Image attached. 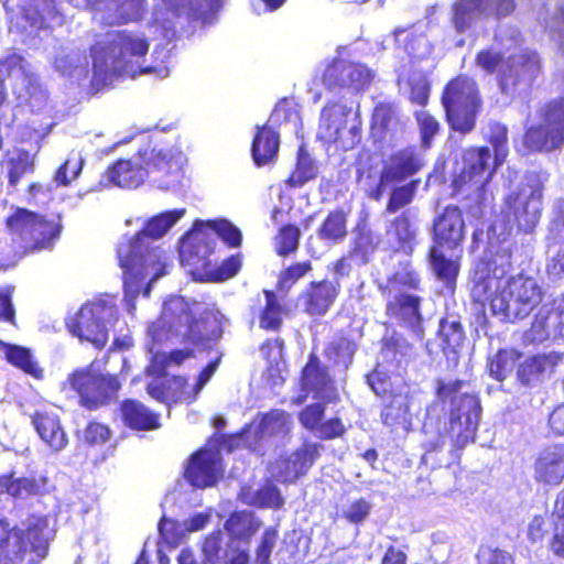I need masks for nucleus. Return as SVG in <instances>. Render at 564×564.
Here are the masks:
<instances>
[{"mask_svg": "<svg viewBox=\"0 0 564 564\" xmlns=\"http://www.w3.org/2000/svg\"><path fill=\"white\" fill-rule=\"evenodd\" d=\"M7 226L24 240L33 241L34 248L39 250L51 248L61 232L58 223L46 221L26 209H18L7 219Z\"/></svg>", "mask_w": 564, "mask_h": 564, "instance_id": "f3484780", "label": "nucleus"}, {"mask_svg": "<svg viewBox=\"0 0 564 564\" xmlns=\"http://www.w3.org/2000/svg\"><path fill=\"white\" fill-rule=\"evenodd\" d=\"M147 0H111L102 15L107 24L139 21L145 12Z\"/></svg>", "mask_w": 564, "mask_h": 564, "instance_id": "e433bc0d", "label": "nucleus"}, {"mask_svg": "<svg viewBox=\"0 0 564 564\" xmlns=\"http://www.w3.org/2000/svg\"><path fill=\"white\" fill-rule=\"evenodd\" d=\"M409 411V398L403 394L394 395L390 404L382 412L383 423L389 426L405 423L408 422Z\"/></svg>", "mask_w": 564, "mask_h": 564, "instance_id": "3c124183", "label": "nucleus"}, {"mask_svg": "<svg viewBox=\"0 0 564 564\" xmlns=\"http://www.w3.org/2000/svg\"><path fill=\"white\" fill-rule=\"evenodd\" d=\"M551 337H564V295L551 304H544L527 332V338L533 343H542Z\"/></svg>", "mask_w": 564, "mask_h": 564, "instance_id": "412c9836", "label": "nucleus"}, {"mask_svg": "<svg viewBox=\"0 0 564 564\" xmlns=\"http://www.w3.org/2000/svg\"><path fill=\"white\" fill-rule=\"evenodd\" d=\"M375 242L371 234L359 232L355 238L352 248L349 252V257L359 264L367 263L369 257L375 251Z\"/></svg>", "mask_w": 564, "mask_h": 564, "instance_id": "bf43d9fd", "label": "nucleus"}, {"mask_svg": "<svg viewBox=\"0 0 564 564\" xmlns=\"http://www.w3.org/2000/svg\"><path fill=\"white\" fill-rule=\"evenodd\" d=\"M534 478L545 485H558L564 479V446L542 449L534 463Z\"/></svg>", "mask_w": 564, "mask_h": 564, "instance_id": "bb28decb", "label": "nucleus"}, {"mask_svg": "<svg viewBox=\"0 0 564 564\" xmlns=\"http://www.w3.org/2000/svg\"><path fill=\"white\" fill-rule=\"evenodd\" d=\"M32 423L41 440L54 452H59L67 445L66 433L55 413L37 412Z\"/></svg>", "mask_w": 564, "mask_h": 564, "instance_id": "2f4dec72", "label": "nucleus"}, {"mask_svg": "<svg viewBox=\"0 0 564 564\" xmlns=\"http://www.w3.org/2000/svg\"><path fill=\"white\" fill-rule=\"evenodd\" d=\"M84 158L79 152L72 151L66 162L57 170L55 182L58 185H68L76 180L82 172Z\"/></svg>", "mask_w": 564, "mask_h": 564, "instance_id": "5fc2aeb1", "label": "nucleus"}, {"mask_svg": "<svg viewBox=\"0 0 564 564\" xmlns=\"http://www.w3.org/2000/svg\"><path fill=\"white\" fill-rule=\"evenodd\" d=\"M355 352L354 344L346 339L339 338L336 341H333L326 350L327 357L330 360H334L335 364L340 365L343 367H347L350 362L352 355Z\"/></svg>", "mask_w": 564, "mask_h": 564, "instance_id": "680f3d73", "label": "nucleus"}, {"mask_svg": "<svg viewBox=\"0 0 564 564\" xmlns=\"http://www.w3.org/2000/svg\"><path fill=\"white\" fill-rule=\"evenodd\" d=\"M467 383L462 380H438L437 397L451 401L446 434L457 447H464L475 440L480 419L481 406L476 395L465 390Z\"/></svg>", "mask_w": 564, "mask_h": 564, "instance_id": "423d86ee", "label": "nucleus"}, {"mask_svg": "<svg viewBox=\"0 0 564 564\" xmlns=\"http://www.w3.org/2000/svg\"><path fill=\"white\" fill-rule=\"evenodd\" d=\"M292 425L291 416L281 410H274L263 415L260 423L254 426L253 432L260 435V438L265 436L284 435L289 433Z\"/></svg>", "mask_w": 564, "mask_h": 564, "instance_id": "79ce46f5", "label": "nucleus"}, {"mask_svg": "<svg viewBox=\"0 0 564 564\" xmlns=\"http://www.w3.org/2000/svg\"><path fill=\"white\" fill-rule=\"evenodd\" d=\"M425 24L416 23L409 28L398 26L393 31L398 44H404V51L414 62L429 59L433 54V45L424 34Z\"/></svg>", "mask_w": 564, "mask_h": 564, "instance_id": "cd10ccee", "label": "nucleus"}, {"mask_svg": "<svg viewBox=\"0 0 564 564\" xmlns=\"http://www.w3.org/2000/svg\"><path fill=\"white\" fill-rule=\"evenodd\" d=\"M561 359L557 352L530 357L519 365L517 378L522 384L534 386L551 376Z\"/></svg>", "mask_w": 564, "mask_h": 564, "instance_id": "c85d7f7f", "label": "nucleus"}, {"mask_svg": "<svg viewBox=\"0 0 564 564\" xmlns=\"http://www.w3.org/2000/svg\"><path fill=\"white\" fill-rule=\"evenodd\" d=\"M318 135L344 151L354 148L360 137L358 113L340 102L326 106L321 115Z\"/></svg>", "mask_w": 564, "mask_h": 564, "instance_id": "9b49d317", "label": "nucleus"}, {"mask_svg": "<svg viewBox=\"0 0 564 564\" xmlns=\"http://www.w3.org/2000/svg\"><path fill=\"white\" fill-rule=\"evenodd\" d=\"M371 130L377 140L392 142L403 133V123L392 106L380 104L375 108Z\"/></svg>", "mask_w": 564, "mask_h": 564, "instance_id": "473e14b6", "label": "nucleus"}, {"mask_svg": "<svg viewBox=\"0 0 564 564\" xmlns=\"http://www.w3.org/2000/svg\"><path fill=\"white\" fill-rule=\"evenodd\" d=\"M118 318V308L112 297L84 304L67 322L69 332L82 341L102 348L108 341L110 327Z\"/></svg>", "mask_w": 564, "mask_h": 564, "instance_id": "0eeeda50", "label": "nucleus"}, {"mask_svg": "<svg viewBox=\"0 0 564 564\" xmlns=\"http://www.w3.org/2000/svg\"><path fill=\"white\" fill-rule=\"evenodd\" d=\"M451 127L462 133H467L475 126L476 115L481 101L474 79L458 76L451 80L442 97Z\"/></svg>", "mask_w": 564, "mask_h": 564, "instance_id": "1a4fd4ad", "label": "nucleus"}, {"mask_svg": "<svg viewBox=\"0 0 564 564\" xmlns=\"http://www.w3.org/2000/svg\"><path fill=\"white\" fill-rule=\"evenodd\" d=\"M223 466L218 449L209 447L194 454L186 467V479L197 488L214 486L223 477Z\"/></svg>", "mask_w": 564, "mask_h": 564, "instance_id": "aec40b11", "label": "nucleus"}, {"mask_svg": "<svg viewBox=\"0 0 564 564\" xmlns=\"http://www.w3.org/2000/svg\"><path fill=\"white\" fill-rule=\"evenodd\" d=\"M53 64L62 75H72L76 69L87 65V57L80 51L64 47L55 56Z\"/></svg>", "mask_w": 564, "mask_h": 564, "instance_id": "de8ad7c7", "label": "nucleus"}, {"mask_svg": "<svg viewBox=\"0 0 564 564\" xmlns=\"http://www.w3.org/2000/svg\"><path fill=\"white\" fill-rule=\"evenodd\" d=\"M487 137L495 149V163L501 164L508 153V137L506 126L499 122L490 123L488 127Z\"/></svg>", "mask_w": 564, "mask_h": 564, "instance_id": "6e6d98bb", "label": "nucleus"}, {"mask_svg": "<svg viewBox=\"0 0 564 564\" xmlns=\"http://www.w3.org/2000/svg\"><path fill=\"white\" fill-rule=\"evenodd\" d=\"M319 454L318 444H304L288 459L271 467V475L282 482H291L305 474Z\"/></svg>", "mask_w": 564, "mask_h": 564, "instance_id": "a878e982", "label": "nucleus"}, {"mask_svg": "<svg viewBox=\"0 0 564 564\" xmlns=\"http://www.w3.org/2000/svg\"><path fill=\"white\" fill-rule=\"evenodd\" d=\"M438 335L443 350L455 351L464 340V332L459 321L455 317L443 318L440 323Z\"/></svg>", "mask_w": 564, "mask_h": 564, "instance_id": "49530a36", "label": "nucleus"}, {"mask_svg": "<svg viewBox=\"0 0 564 564\" xmlns=\"http://www.w3.org/2000/svg\"><path fill=\"white\" fill-rule=\"evenodd\" d=\"M184 215V208L162 213L150 219L134 239L119 243L117 252L123 269L124 299L130 313L134 308L131 302L142 289L145 278H150L144 289V295L148 296L151 284L166 273L165 252L158 246L152 247L150 239L161 238Z\"/></svg>", "mask_w": 564, "mask_h": 564, "instance_id": "f03ea898", "label": "nucleus"}, {"mask_svg": "<svg viewBox=\"0 0 564 564\" xmlns=\"http://www.w3.org/2000/svg\"><path fill=\"white\" fill-rule=\"evenodd\" d=\"M9 164V182L14 186L23 174L32 171L34 156L24 150H15L10 154Z\"/></svg>", "mask_w": 564, "mask_h": 564, "instance_id": "603ef678", "label": "nucleus"}, {"mask_svg": "<svg viewBox=\"0 0 564 564\" xmlns=\"http://www.w3.org/2000/svg\"><path fill=\"white\" fill-rule=\"evenodd\" d=\"M147 177L143 158L119 160L106 173V180L119 187L134 188Z\"/></svg>", "mask_w": 564, "mask_h": 564, "instance_id": "7c9ffc66", "label": "nucleus"}, {"mask_svg": "<svg viewBox=\"0 0 564 564\" xmlns=\"http://www.w3.org/2000/svg\"><path fill=\"white\" fill-rule=\"evenodd\" d=\"M420 280L417 274L409 263L400 265L394 274L388 280L389 292L394 297L400 294H404L403 290H415L417 289Z\"/></svg>", "mask_w": 564, "mask_h": 564, "instance_id": "a18cd8bd", "label": "nucleus"}, {"mask_svg": "<svg viewBox=\"0 0 564 564\" xmlns=\"http://www.w3.org/2000/svg\"><path fill=\"white\" fill-rule=\"evenodd\" d=\"M240 497L245 503L258 507L279 508L283 505L279 490L272 484H267L256 491L243 488Z\"/></svg>", "mask_w": 564, "mask_h": 564, "instance_id": "37998d69", "label": "nucleus"}, {"mask_svg": "<svg viewBox=\"0 0 564 564\" xmlns=\"http://www.w3.org/2000/svg\"><path fill=\"white\" fill-rule=\"evenodd\" d=\"M516 358L513 352L499 351L489 361V373L492 378L502 381L506 379L514 369Z\"/></svg>", "mask_w": 564, "mask_h": 564, "instance_id": "4d7b16f0", "label": "nucleus"}, {"mask_svg": "<svg viewBox=\"0 0 564 564\" xmlns=\"http://www.w3.org/2000/svg\"><path fill=\"white\" fill-rule=\"evenodd\" d=\"M47 480L45 477H13L0 476L1 491L15 499H26L31 496H40L46 491Z\"/></svg>", "mask_w": 564, "mask_h": 564, "instance_id": "c9c22d12", "label": "nucleus"}, {"mask_svg": "<svg viewBox=\"0 0 564 564\" xmlns=\"http://www.w3.org/2000/svg\"><path fill=\"white\" fill-rule=\"evenodd\" d=\"M319 237L323 240L336 242L346 237V215L341 212H333L324 220L319 228Z\"/></svg>", "mask_w": 564, "mask_h": 564, "instance_id": "8fccbe9b", "label": "nucleus"}, {"mask_svg": "<svg viewBox=\"0 0 564 564\" xmlns=\"http://www.w3.org/2000/svg\"><path fill=\"white\" fill-rule=\"evenodd\" d=\"M0 347L3 349L6 359L11 365L22 369L36 379L42 378L43 370L37 366L36 361H34L29 349L21 346L8 345L1 340Z\"/></svg>", "mask_w": 564, "mask_h": 564, "instance_id": "a19ab883", "label": "nucleus"}, {"mask_svg": "<svg viewBox=\"0 0 564 564\" xmlns=\"http://www.w3.org/2000/svg\"><path fill=\"white\" fill-rule=\"evenodd\" d=\"M278 541V532L275 529H267L260 540V544L256 551V564H271L270 555L275 547Z\"/></svg>", "mask_w": 564, "mask_h": 564, "instance_id": "338daca9", "label": "nucleus"}, {"mask_svg": "<svg viewBox=\"0 0 564 564\" xmlns=\"http://www.w3.org/2000/svg\"><path fill=\"white\" fill-rule=\"evenodd\" d=\"M121 415L124 423L133 430H154L160 426L159 416L134 400L122 403Z\"/></svg>", "mask_w": 564, "mask_h": 564, "instance_id": "ea45409f", "label": "nucleus"}, {"mask_svg": "<svg viewBox=\"0 0 564 564\" xmlns=\"http://www.w3.org/2000/svg\"><path fill=\"white\" fill-rule=\"evenodd\" d=\"M394 299L395 302L391 303L390 308L397 305L401 317L410 325H415L420 321L419 297L413 294H400Z\"/></svg>", "mask_w": 564, "mask_h": 564, "instance_id": "13d9d810", "label": "nucleus"}, {"mask_svg": "<svg viewBox=\"0 0 564 564\" xmlns=\"http://www.w3.org/2000/svg\"><path fill=\"white\" fill-rule=\"evenodd\" d=\"M279 134L269 126L258 128L252 143V158L257 165H265L273 161L279 151Z\"/></svg>", "mask_w": 564, "mask_h": 564, "instance_id": "4c0bfd02", "label": "nucleus"}, {"mask_svg": "<svg viewBox=\"0 0 564 564\" xmlns=\"http://www.w3.org/2000/svg\"><path fill=\"white\" fill-rule=\"evenodd\" d=\"M465 237V221L460 209L447 206L434 220V238L440 247L455 249Z\"/></svg>", "mask_w": 564, "mask_h": 564, "instance_id": "b1692460", "label": "nucleus"}, {"mask_svg": "<svg viewBox=\"0 0 564 564\" xmlns=\"http://www.w3.org/2000/svg\"><path fill=\"white\" fill-rule=\"evenodd\" d=\"M47 517H31L28 521L25 535L22 530L10 532L6 538L4 528L0 525V564H7V556H3L4 551L9 552V546L13 540L17 550L14 553L25 552L29 549L40 556L46 553L48 541L54 535V529L51 527Z\"/></svg>", "mask_w": 564, "mask_h": 564, "instance_id": "dca6fc26", "label": "nucleus"}, {"mask_svg": "<svg viewBox=\"0 0 564 564\" xmlns=\"http://www.w3.org/2000/svg\"><path fill=\"white\" fill-rule=\"evenodd\" d=\"M300 231L293 226L281 229L275 238L276 251L279 254H288L297 248Z\"/></svg>", "mask_w": 564, "mask_h": 564, "instance_id": "774afa93", "label": "nucleus"}, {"mask_svg": "<svg viewBox=\"0 0 564 564\" xmlns=\"http://www.w3.org/2000/svg\"><path fill=\"white\" fill-rule=\"evenodd\" d=\"M317 169L308 153L304 149H300L296 169L288 182L291 186H301L306 181L315 177Z\"/></svg>", "mask_w": 564, "mask_h": 564, "instance_id": "864d4df0", "label": "nucleus"}, {"mask_svg": "<svg viewBox=\"0 0 564 564\" xmlns=\"http://www.w3.org/2000/svg\"><path fill=\"white\" fill-rule=\"evenodd\" d=\"M7 74L12 82L13 94L20 104L41 110L46 101V93L37 84L31 64L21 55L13 54L0 63V107L6 100L2 75Z\"/></svg>", "mask_w": 564, "mask_h": 564, "instance_id": "9d476101", "label": "nucleus"}, {"mask_svg": "<svg viewBox=\"0 0 564 564\" xmlns=\"http://www.w3.org/2000/svg\"><path fill=\"white\" fill-rule=\"evenodd\" d=\"M147 176L161 188L173 186L180 178L183 158L162 151L152 150L143 158Z\"/></svg>", "mask_w": 564, "mask_h": 564, "instance_id": "4be33fe9", "label": "nucleus"}, {"mask_svg": "<svg viewBox=\"0 0 564 564\" xmlns=\"http://www.w3.org/2000/svg\"><path fill=\"white\" fill-rule=\"evenodd\" d=\"M424 165L423 158L409 148L395 152L386 162L380 175L376 199H379L386 188L415 174Z\"/></svg>", "mask_w": 564, "mask_h": 564, "instance_id": "6ab92c4d", "label": "nucleus"}, {"mask_svg": "<svg viewBox=\"0 0 564 564\" xmlns=\"http://www.w3.org/2000/svg\"><path fill=\"white\" fill-rule=\"evenodd\" d=\"M543 182L538 174L525 175L518 189L507 198V206L512 213L519 229L531 231L540 220Z\"/></svg>", "mask_w": 564, "mask_h": 564, "instance_id": "ddd939ff", "label": "nucleus"}, {"mask_svg": "<svg viewBox=\"0 0 564 564\" xmlns=\"http://www.w3.org/2000/svg\"><path fill=\"white\" fill-rule=\"evenodd\" d=\"M463 160V170L454 181L455 188L481 192L499 164L491 160L487 148L466 150Z\"/></svg>", "mask_w": 564, "mask_h": 564, "instance_id": "a211bd4d", "label": "nucleus"}, {"mask_svg": "<svg viewBox=\"0 0 564 564\" xmlns=\"http://www.w3.org/2000/svg\"><path fill=\"white\" fill-rule=\"evenodd\" d=\"M415 188V182L395 187L390 195V199L387 205V212L394 213L409 205L413 200Z\"/></svg>", "mask_w": 564, "mask_h": 564, "instance_id": "0e129e2a", "label": "nucleus"}, {"mask_svg": "<svg viewBox=\"0 0 564 564\" xmlns=\"http://www.w3.org/2000/svg\"><path fill=\"white\" fill-rule=\"evenodd\" d=\"M431 265L440 280L448 286L454 284L458 273V263L445 258L437 247L431 250Z\"/></svg>", "mask_w": 564, "mask_h": 564, "instance_id": "09e8293b", "label": "nucleus"}, {"mask_svg": "<svg viewBox=\"0 0 564 564\" xmlns=\"http://www.w3.org/2000/svg\"><path fill=\"white\" fill-rule=\"evenodd\" d=\"M260 528V522L250 512L234 513L226 522L227 531L236 539L246 540Z\"/></svg>", "mask_w": 564, "mask_h": 564, "instance_id": "c03bdc74", "label": "nucleus"}, {"mask_svg": "<svg viewBox=\"0 0 564 564\" xmlns=\"http://www.w3.org/2000/svg\"><path fill=\"white\" fill-rule=\"evenodd\" d=\"M474 292L477 296L485 295L492 314L505 321L527 317L542 300L538 282L524 275L507 280L488 276L476 285Z\"/></svg>", "mask_w": 564, "mask_h": 564, "instance_id": "20e7f679", "label": "nucleus"}, {"mask_svg": "<svg viewBox=\"0 0 564 564\" xmlns=\"http://www.w3.org/2000/svg\"><path fill=\"white\" fill-rule=\"evenodd\" d=\"M338 295V289L330 281L312 283V289L306 293V311L312 315L325 314Z\"/></svg>", "mask_w": 564, "mask_h": 564, "instance_id": "58836bf2", "label": "nucleus"}, {"mask_svg": "<svg viewBox=\"0 0 564 564\" xmlns=\"http://www.w3.org/2000/svg\"><path fill=\"white\" fill-rule=\"evenodd\" d=\"M476 65L487 73L498 72L499 87L509 96L527 90L540 70L538 55L528 48H519L507 58L494 48L482 50Z\"/></svg>", "mask_w": 564, "mask_h": 564, "instance_id": "39448f33", "label": "nucleus"}, {"mask_svg": "<svg viewBox=\"0 0 564 564\" xmlns=\"http://www.w3.org/2000/svg\"><path fill=\"white\" fill-rule=\"evenodd\" d=\"M223 534L220 532L212 533L203 543V553L205 564H213L216 561L228 557V552L223 547Z\"/></svg>", "mask_w": 564, "mask_h": 564, "instance_id": "e2e57ef3", "label": "nucleus"}, {"mask_svg": "<svg viewBox=\"0 0 564 564\" xmlns=\"http://www.w3.org/2000/svg\"><path fill=\"white\" fill-rule=\"evenodd\" d=\"M267 305L260 319L263 328L275 329L281 324V306L276 303L275 295L272 292H265Z\"/></svg>", "mask_w": 564, "mask_h": 564, "instance_id": "69168bd1", "label": "nucleus"}, {"mask_svg": "<svg viewBox=\"0 0 564 564\" xmlns=\"http://www.w3.org/2000/svg\"><path fill=\"white\" fill-rule=\"evenodd\" d=\"M219 0H163L166 9L154 10L152 23L164 31L172 28V17L184 14L191 19H205L214 10Z\"/></svg>", "mask_w": 564, "mask_h": 564, "instance_id": "5701e85b", "label": "nucleus"}, {"mask_svg": "<svg viewBox=\"0 0 564 564\" xmlns=\"http://www.w3.org/2000/svg\"><path fill=\"white\" fill-rule=\"evenodd\" d=\"M202 313V305L197 302L189 303L182 296H172L163 305L161 317L151 324L148 337L152 344L149 347L153 354L151 365L147 368L150 376L164 375L165 368L171 365H181L191 356L188 349L174 350L169 355L154 351V346L163 341L181 339L196 346L207 347L208 341H216L221 337L223 329L217 314L209 312L199 319L194 315ZM148 393L160 401H166V386L160 378L148 384Z\"/></svg>", "mask_w": 564, "mask_h": 564, "instance_id": "f257e3e1", "label": "nucleus"}, {"mask_svg": "<svg viewBox=\"0 0 564 564\" xmlns=\"http://www.w3.org/2000/svg\"><path fill=\"white\" fill-rule=\"evenodd\" d=\"M412 102L425 105L429 99V83L423 73H413L405 83Z\"/></svg>", "mask_w": 564, "mask_h": 564, "instance_id": "052dcab7", "label": "nucleus"}, {"mask_svg": "<svg viewBox=\"0 0 564 564\" xmlns=\"http://www.w3.org/2000/svg\"><path fill=\"white\" fill-rule=\"evenodd\" d=\"M302 389L306 392H314L316 397L332 399L333 386L324 369L319 367V361L315 356H311L308 362L303 369Z\"/></svg>", "mask_w": 564, "mask_h": 564, "instance_id": "f704fd0d", "label": "nucleus"}, {"mask_svg": "<svg viewBox=\"0 0 564 564\" xmlns=\"http://www.w3.org/2000/svg\"><path fill=\"white\" fill-rule=\"evenodd\" d=\"M564 142V99L547 104L527 131L524 143L531 150H552Z\"/></svg>", "mask_w": 564, "mask_h": 564, "instance_id": "f8f14e48", "label": "nucleus"}, {"mask_svg": "<svg viewBox=\"0 0 564 564\" xmlns=\"http://www.w3.org/2000/svg\"><path fill=\"white\" fill-rule=\"evenodd\" d=\"M372 73L365 65L336 61L324 73L323 80L328 86L364 88L370 83Z\"/></svg>", "mask_w": 564, "mask_h": 564, "instance_id": "393cba45", "label": "nucleus"}, {"mask_svg": "<svg viewBox=\"0 0 564 564\" xmlns=\"http://www.w3.org/2000/svg\"><path fill=\"white\" fill-rule=\"evenodd\" d=\"M514 9L513 0H456L452 6V24L457 33L473 31L485 19L506 17Z\"/></svg>", "mask_w": 564, "mask_h": 564, "instance_id": "2eb2a0df", "label": "nucleus"}, {"mask_svg": "<svg viewBox=\"0 0 564 564\" xmlns=\"http://www.w3.org/2000/svg\"><path fill=\"white\" fill-rule=\"evenodd\" d=\"M209 234L221 238L230 247L241 243V232L231 223L220 219L196 221L193 229L185 235L181 247V257L192 265L206 267L205 260L212 253L215 241Z\"/></svg>", "mask_w": 564, "mask_h": 564, "instance_id": "6e6552de", "label": "nucleus"}, {"mask_svg": "<svg viewBox=\"0 0 564 564\" xmlns=\"http://www.w3.org/2000/svg\"><path fill=\"white\" fill-rule=\"evenodd\" d=\"M219 359L207 365L193 386L183 377H173L166 381L167 400L192 402L215 373Z\"/></svg>", "mask_w": 564, "mask_h": 564, "instance_id": "c756f323", "label": "nucleus"}, {"mask_svg": "<svg viewBox=\"0 0 564 564\" xmlns=\"http://www.w3.org/2000/svg\"><path fill=\"white\" fill-rule=\"evenodd\" d=\"M75 390L80 403L87 409L105 404L119 390L118 379L110 375L96 373L91 369H79L68 376L64 387Z\"/></svg>", "mask_w": 564, "mask_h": 564, "instance_id": "4468645a", "label": "nucleus"}, {"mask_svg": "<svg viewBox=\"0 0 564 564\" xmlns=\"http://www.w3.org/2000/svg\"><path fill=\"white\" fill-rule=\"evenodd\" d=\"M149 51L144 36L129 31H117L106 35L91 48L95 73L104 80L113 76L134 78L139 74L155 73L158 77L169 76L167 67H143L142 59Z\"/></svg>", "mask_w": 564, "mask_h": 564, "instance_id": "7ed1b4c3", "label": "nucleus"}, {"mask_svg": "<svg viewBox=\"0 0 564 564\" xmlns=\"http://www.w3.org/2000/svg\"><path fill=\"white\" fill-rule=\"evenodd\" d=\"M415 237L416 227L409 210L394 218L386 230L387 243L394 250L410 251Z\"/></svg>", "mask_w": 564, "mask_h": 564, "instance_id": "72a5a7b5", "label": "nucleus"}]
</instances>
